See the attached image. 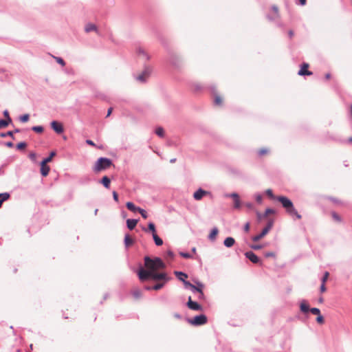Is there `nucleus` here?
Here are the masks:
<instances>
[{
  "instance_id": "3c124183",
  "label": "nucleus",
  "mask_w": 352,
  "mask_h": 352,
  "mask_svg": "<svg viewBox=\"0 0 352 352\" xmlns=\"http://www.w3.org/2000/svg\"><path fill=\"white\" fill-rule=\"evenodd\" d=\"M184 285L186 287H189V288H195V285L191 284L190 282L188 281H186V280H184Z\"/></svg>"
},
{
  "instance_id": "c03bdc74",
  "label": "nucleus",
  "mask_w": 352,
  "mask_h": 352,
  "mask_svg": "<svg viewBox=\"0 0 352 352\" xmlns=\"http://www.w3.org/2000/svg\"><path fill=\"white\" fill-rule=\"evenodd\" d=\"M28 120H29V115L28 114H24L22 116H21V118H20V120L22 122H26L28 121Z\"/></svg>"
},
{
  "instance_id": "e433bc0d",
  "label": "nucleus",
  "mask_w": 352,
  "mask_h": 352,
  "mask_svg": "<svg viewBox=\"0 0 352 352\" xmlns=\"http://www.w3.org/2000/svg\"><path fill=\"white\" fill-rule=\"evenodd\" d=\"M266 195L270 197L271 199H276V196L274 195L273 194V192L271 189H267L266 190Z\"/></svg>"
},
{
  "instance_id": "49530a36",
  "label": "nucleus",
  "mask_w": 352,
  "mask_h": 352,
  "mask_svg": "<svg viewBox=\"0 0 352 352\" xmlns=\"http://www.w3.org/2000/svg\"><path fill=\"white\" fill-rule=\"evenodd\" d=\"M256 217H257L258 221H262L264 218L266 217L265 216H264V214H261L258 211H256Z\"/></svg>"
},
{
  "instance_id": "a18cd8bd",
  "label": "nucleus",
  "mask_w": 352,
  "mask_h": 352,
  "mask_svg": "<svg viewBox=\"0 0 352 352\" xmlns=\"http://www.w3.org/2000/svg\"><path fill=\"white\" fill-rule=\"evenodd\" d=\"M139 212L140 213V214L142 215V217L144 219H147L148 214H147V212H146V210H144V209L140 208L139 210Z\"/></svg>"
},
{
  "instance_id": "cd10ccee",
  "label": "nucleus",
  "mask_w": 352,
  "mask_h": 352,
  "mask_svg": "<svg viewBox=\"0 0 352 352\" xmlns=\"http://www.w3.org/2000/svg\"><path fill=\"white\" fill-rule=\"evenodd\" d=\"M148 230L152 232V235L156 234V230L155 224L152 222L149 223L148 225Z\"/></svg>"
},
{
  "instance_id": "dca6fc26",
  "label": "nucleus",
  "mask_w": 352,
  "mask_h": 352,
  "mask_svg": "<svg viewBox=\"0 0 352 352\" xmlns=\"http://www.w3.org/2000/svg\"><path fill=\"white\" fill-rule=\"evenodd\" d=\"M126 206L128 210L133 212H139V210L140 209V208L135 206V204L132 202H127Z\"/></svg>"
},
{
  "instance_id": "c85d7f7f",
  "label": "nucleus",
  "mask_w": 352,
  "mask_h": 352,
  "mask_svg": "<svg viewBox=\"0 0 352 352\" xmlns=\"http://www.w3.org/2000/svg\"><path fill=\"white\" fill-rule=\"evenodd\" d=\"M155 133L156 135H157L158 136L161 137V138H163L164 136V129L162 127H157L156 129H155Z\"/></svg>"
},
{
  "instance_id": "6e6552de",
  "label": "nucleus",
  "mask_w": 352,
  "mask_h": 352,
  "mask_svg": "<svg viewBox=\"0 0 352 352\" xmlns=\"http://www.w3.org/2000/svg\"><path fill=\"white\" fill-rule=\"evenodd\" d=\"M187 307L194 311H202L203 307L201 305L197 303V302L192 301L190 296L188 298V300L187 302Z\"/></svg>"
},
{
  "instance_id": "20e7f679",
  "label": "nucleus",
  "mask_w": 352,
  "mask_h": 352,
  "mask_svg": "<svg viewBox=\"0 0 352 352\" xmlns=\"http://www.w3.org/2000/svg\"><path fill=\"white\" fill-rule=\"evenodd\" d=\"M111 165H113V163L110 159L106 157H100L96 162L93 170L95 173H98L109 168Z\"/></svg>"
},
{
  "instance_id": "5701e85b",
  "label": "nucleus",
  "mask_w": 352,
  "mask_h": 352,
  "mask_svg": "<svg viewBox=\"0 0 352 352\" xmlns=\"http://www.w3.org/2000/svg\"><path fill=\"white\" fill-rule=\"evenodd\" d=\"M153 240H154L155 243L156 245L160 246V245H162L163 244L162 239L161 238H160L157 234H154L153 236Z\"/></svg>"
},
{
  "instance_id": "6ab92c4d",
  "label": "nucleus",
  "mask_w": 352,
  "mask_h": 352,
  "mask_svg": "<svg viewBox=\"0 0 352 352\" xmlns=\"http://www.w3.org/2000/svg\"><path fill=\"white\" fill-rule=\"evenodd\" d=\"M101 183L105 188H109L111 180L107 176H104L101 180Z\"/></svg>"
},
{
  "instance_id": "8fccbe9b",
  "label": "nucleus",
  "mask_w": 352,
  "mask_h": 352,
  "mask_svg": "<svg viewBox=\"0 0 352 352\" xmlns=\"http://www.w3.org/2000/svg\"><path fill=\"white\" fill-rule=\"evenodd\" d=\"M265 256L268 257H276V254L274 252H267L265 253Z\"/></svg>"
},
{
  "instance_id": "423d86ee",
  "label": "nucleus",
  "mask_w": 352,
  "mask_h": 352,
  "mask_svg": "<svg viewBox=\"0 0 352 352\" xmlns=\"http://www.w3.org/2000/svg\"><path fill=\"white\" fill-rule=\"evenodd\" d=\"M188 322L192 326H200L206 324L208 319L207 317L204 315L196 316L193 318L188 319Z\"/></svg>"
},
{
  "instance_id": "a19ab883",
  "label": "nucleus",
  "mask_w": 352,
  "mask_h": 352,
  "mask_svg": "<svg viewBox=\"0 0 352 352\" xmlns=\"http://www.w3.org/2000/svg\"><path fill=\"white\" fill-rule=\"evenodd\" d=\"M133 294L136 298H138L142 296V292L140 289H135Z\"/></svg>"
},
{
  "instance_id": "7c9ffc66",
  "label": "nucleus",
  "mask_w": 352,
  "mask_h": 352,
  "mask_svg": "<svg viewBox=\"0 0 352 352\" xmlns=\"http://www.w3.org/2000/svg\"><path fill=\"white\" fill-rule=\"evenodd\" d=\"M162 283H157L153 287H152V289L154 290H159V289H162L164 287V285H165V283H166V282H164V280H162Z\"/></svg>"
},
{
  "instance_id": "680f3d73",
  "label": "nucleus",
  "mask_w": 352,
  "mask_h": 352,
  "mask_svg": "<svg viewBox=\"0 0 352 352\" xmlns=\"http://www.w3.org/2000/svg\"><path fill=\"white\" fill-rule=\"evenodd\" d=\"M86 143H87V144L91 145V146H96V144H94V142L92 140H86Z\"/></svg>"
},
{
  "instance_id": "0e129e2a",
  "label": "nucleus",
  "mask_w": 352,
  "mask_h": 352,
  "mask_svg": "<svg viewBox=\"0 0 352 352\" xmlns=\"http://www.w3.org/2000/svg\"><path fill=\"white\" fill-rule=\"evenodd\" d=\"M181 256H183L184 258H190V254L188 253H180Z\"/></svg>"
},
{
  "instance_id": "a211bd4d",
  "label": "nucleus",
  "mask_w": 352,
  "mask_h": 352,
  "mask_svg": "<svg viewBox=\"0 0 352 352\" xmlns=\"http://www.w3.org/2000/svg\"><path fill=\"white\" fill-rule=\"evenodd\" d=\"M85 30L86 32L97 31V27L93 23H88L85 25Z\"/></svg>"
},
{
  "instance_id": "ddd939ff",
  "label": "nucleus",
  "mask_w": 352,
  "mask_h": 352,
  "mask_svg": "<svg viewBox=\"0 0 352 352\" xmlns=\"http://www.w3.org/2000/svg\"><path fill=\"white\" fill-rule=\"evenodd\" d=\"M245 256L253 263H258L260 261V259L253 252H247L245 254Z\"/></svg>"
},
{
  "instance_id": "69168bd1",
  "label": "nucleus",
  "mask_w": 352,
  "mask_h": 352,
  "mask_svg": "<svg viewBox=\"0 0 352 352\" xmlns=\"http://www.w3.org/2000/svg\"><path fill=\"white\" fill-rule=\"evenodd\" d=\"M112 111H113V108H111V107L108 109L107 117H109L111 114Z\"/></svg>"
},
{
  "instance_id": "4be33fe9",
  "label": "nucleus",
  "mask_w": 352,
  "mask_h": 352,
  "mask_svg": "<svg viewBox=\"0 0 352 352\" xmlns=\"http://www.w3.org/2000/svg\"><path fill=\"white\" fill-rule=\"evenodd\" d=\"M138 53L140 56L144 57L146 60H148L150 58V56L146 54L145 50L142 48L138 49Z\"/></svg>"
},
{
  "instance_id": "603ef678",
  "label": "nucleus",
  "mask_w": 352,
  "mask_h": 352,
  "mask_svg": "<svg viewBox=\"0 0 352 352\" xmlns=\"http://www.w3.org/2000/svg\"><path fill=\"white\" fill-rule=\"evenodd\" d=\"M3 115L7 118L6 120L8 121L9 122H12V120L9 116V113H8V110L4 111Z\"/></svg>"
},
{
  "instance_id": "ea45409f",
  "label": "nucleus",
  "mask_w": 352,
  "mask_h": 352,
  "mask_svg": "<svg viewBox=\"0 0 352 352\" xmlns=\"http://www.w3.org/2000/svg\"><path fill=\"white\" fill-rule=\"evenodd\" d=\"M272 11H273V12H274V18H273V19H274V18H276V17H278V7H277V6H274L272 8Z\"/></svg>"
},
{
  "instance_id": "393cba45",
  "label": "nucleus",
  "mask_w": 352,
  "mask_h": 352,
  "mask_svg": "<svg viewBox=\"0 0 352 352\" xmlns=\"http://www.w3.org/2000/svg\"><path fill=\"white\" fill-rule=\"evenodd\" d=\"M124 243H125L126 246H130L133 243V240L131 239V237L129 234H126V235H125V237H124Z\"/></svg>"
},
{
  "instance_id": "a878e982",
  "label": "nucleus",
  "mask_w": 352,
  "mask_h": 352,
  "mask_svg": "<svg viewBox=\"0 0 352 352\" xmlns=\"http://www.w3.org/2000/svg\"><path fill=\"white\" fill-rule=\"evenodd\" d=\"M300 310L301 311L306 313L309 311H310L309 305L305 303V302H301L300 304Z\"/></svg>"
},
{
  "instance_id": "2eb2a0df",
  "label": "nucleus",
  "mask_w": 352,
  "mask_h": 352,
  "mask_svg": "<svg viewBox=\"0 0 352 352\" xmlns=\"http://www.w3.org/2000/svg\"><path fill=\"white\" fill-rule=\"evenodd\" d=\"M138 222V221L136 219H127L126 220L127 228L131 230H133L135 228V227L136 226Z\"/></svg>"
},
{
  "instance_id": "37998d69",
  "label": "nucleus",
  "mask_w": 352,
  "mask_h": 352,
  "mask_svg": "<svg viewBox=\"0 0 352 352\" xmlns=\"http://www.w3.org/2000/svg\"><path fill=\"white\" fill-rule=\"evenodd\" d=\"M214 102L217 105H221L222 104V98L219 96H215Z\"/></svg>"
},
{
  "instance_id": "39448f33",
  "label": "nucleus",
  "mask_w": 352,
  "mask_h": 352,
  "mask_svg": "<svg viewBox=\"0 0 352 352\" xmlns=\"http://www.w3.org/2000/svg\"><path fill=\"white\" fill-rule=\"evenodd\" d=\"M273 225H274V219H270L267 221V224L265 226V228H263V230H262V232L260 234L254 236L252 239V241L257 242V241H260L261 239H263L266 234H267V233L272 229Z\"/></svg>"
},
{
  "instance_id": "aec40b11",
  "label": "nucleus",
  "mask_w": 352,
  "mask_h": 352,
  "mask_svg": "<svg viewBox=\"0 0 352 352\" xmlns=\"http://www.w3.org/2000/svg\"><path fill=\"white\" fill-rule=\"evenodd\" d=\"M270 153V149L267 148H262L258 150L257 153L259 157H263Z\"/></svg>"
},
{
  "instance_id": "f704fd0d",
  "label": "nucleus",
  "mask_w": 352,
  "mask_h": 352,
  "mask_svg": "<svg viewBox=\"0 0 352 352\" xmlns=\"http://www.w3.org/2000/svg\"><path fill=\"white\" fill-rule=\"evenodd\" d=\"M9 123L10 122L6 120H0V129L6 127Z\"/></svg>"
},
{
  "instance_id": "4468645a",
  "label": "nucleus",
  "mask_w": 352,
  "mask_h": 352,
  "mask_svg": "<svg viewBox=\"0 0 352 352\" xmlns=\"http://www.w3.org/2000/svg\"><path fill=\"white\" fill-rule=\"evenodd\" d=\"M50 166L46 163L41 162V173L43 176L46 177L50 172Z\"/></svg>"
},
{
  "instance_id": "f8f14e48",
  "label": "nucleus",
  "mask_w": 352,
  "mask_h": 352,
  "mask_svg": "<svg viewBox=\"0 0 352 352\" xmlns=\"http://www.w3.org/2000/svg\"><path fill=\"white\" fill-rule=\"evenodd\" d=\"M228 196L233 199L234 208L236 209H239L241 206V202L239 195L237 193H232L231 195H230Z\"/></svg>"
},
{
  "instance_id": "1a4fd4ad",
  "label": "nucleus",
  "mask_w": 352,
  "mask_h": 352,
  "mask_svg": "<svg viewBox=\"0 0 352 352\" xmlns=\"http://www.w3.org/2000/svg\"><path fill=\"white\" fill-rule=\"evenodd\" d=\"M309 65L307 63H304L301 65L300 69L298 71V74L299 76H311L312 72L308 70Z\"/></svg>"
},
{
  "instance_id": "13d9d810",
  "label": "nucleus",
  "mask_w": 352,
  "mask_h": 352,
  "mask_svg": "<svg viewBox=\"0 0 352 352\" xmlns=\"http://www.w3.org/2000/svg\"><path fill=\"white\" fill-rule=\"evenodd\" d=\"M326 291H327V288L325 287V283H322L321 286H320V292L322 293H324Z\"/></svg>"
},
{
  "instance_id": "de8ad7c7",
  "label": "nucleus",
  "mask_w": 352,
  "mask_h": 352,
  "mask_svg": "<svg viewBox=\"0 0 352 352\" xmlns=\"http://www.w3.org/2000/svg\"><path fill=\"white\" fill-rule=\"evenodd\" d=\"M329 273L328 272H324L323 277L322 278V283H325L329 278Z\"/></svg>"
},
{
  "instance_id": "9d476101",
  "label": "nucleus",
  "mask_w": 352,
  "mask_h": 352,
  "mask_svg": "<svg viewBox=\"0 0 352 352\" xmlns=\"http://www.w3.org/2000/svg\"><path fill=\"white\" fill-rule=\"evenodd\" d=\"M51 126L52 129L57 133H61L63 132V124L57 121L52 122Z\"/></svg>"
},
{
  "instance_id": "4c0bfd02",
  "label": "nucleus",
  "mask_w": 352,
  "mask_h": 352,
  "mask_svg": "<svg viewBox=\"0 0 352 352\" xmlns=\"http://www.w3.org/2000/svg\"><path fill=\"white\" fill-rule=\"evenodd\" d=\"M310 311L311 314L316 315L317 316L320 314V311L318 308H311L310 309Z\"/></svg>"
},
{
  "instance_id": "58836bf2",
  "label": "nucleus",
  "mask_w": 352,
  "mask_h": 352,
  "mask_svg": "<svg viewBox=\"0 0 352 352\" xmlns=\"http://www.w3.org/2000/svg\"><path fill=\"white\" fill-rule=\"evenodd\" d=\"M274 213H275L274 210H273L272 208H267L265 211L264 216H265L267 217L268 215L274 214Z\"/></svg>"
},
{
  "instance_id": "5fc2aeb1",
  "label": "nucleus",
  "mask_w": 352,
  "mask_h": 352,
  "mask_svg": "<svg viewBox=\"0 0 352 352\" xmlns=\"http://www.w3.org/2000/svg\"><path fill=\"white\" fill-rule=\"evenodd\" d=\"M12 135H13V132L12 131H8L6 133H1V137H2V138H5L6 136L12 137Z\"/></svg>"
},
{
  "instance_id": "412c9836",
  "label": "nucleus",
  "mask_w": 352,
  "mask_h": 352,
  "mask_svg": "<svg viewBox=\"0 0 352 352\" xmlns=\"http://www.w3.org/2000/svg\"><path fill=\"white\" fill-rule=\"evenodd\" d=\"M175 274L180 280H182L183 282L185 280V278L188 277L186 274L182 272H175Z\"/></svg>"
},
{
  "instance_id": "0eeeda50",
  "label": "nucleus",
  "mask_w": 352,
  "mask_h": 352,
  "mask_svg": "<svg viewBox=\"0 0 352 352\" xmlns=\"http://www.w3.org/2000/svg\"><path fill=\"white\" fill-rule=\"evenodd\" d=\"M151 72L152 69L150 67H146L142 72L136 77V79L142 82H144L149 77Z\"/></svg>"
},
{
  "instance_id": "bf43d9fd",
  "label": "nucleus",
  "mask_w": 352,
  "mask_h": 352,
  "mask_svg": "<svg viewBox=\"0 0 352 352\" xmlns=\"http://www.w3.org/2000/svg\"><path fill=\"white\" fill-rule=\"evenodd\" d=\"M113 199L116 201V202H118V193L116 192V191H113Z\"/></svg>"
},
{
  "instance_id": "338daca9",
  "label": "nucleus",
  "mask_w": 352,
  "mask_h": 352,
  "mask_svg": "<svg viewBox=\"0 0 352 352\" xmlns=\"http://www.w3.org/2000/svg\"><path fill=\"white\" fill-rule=\"evenodd\" d=\"M299 1L302 6H304L306 4L307 0H299Z\"/></svg>"
},
{
  "instance_id": "79ce46f5",
  "label": "nucleus",
  "mask_w": 352,
  "mask_h": 352,
  "mask_svg": "<svg viewBox=\"0 0 352 352\" xmlns=\"http://www.w3.org/2000/svg\"><path fill=\"white\" fill-rule=\"evenodd\" d=\"M316 321L319 324H323L324 322V320L323 316L321 314L318 316L317 318H316Z\"/></svg>"
},
{
  "instance_id": "052dcab7",
  "label": "nucleus",
  "mask_w": 352,
  "mask_h": 352,
  "mask_svg": "<svg viewBox=\"0 0 352 352\" xmlns=\"http://www.w3.org/2000/svg\"><path fill=\"white\" fill-rule=\"evenodd\" d=\"M256 200L258 203L261 204L262 202V200H263V197L261 195H257L256 197Z\"/></svg>"
},
{
  "instance_id": "b1692460",
  "label": "nucleus",
  "mask_w": 352,
  "mask_h": 352,
  "mask_svg": "<svg viewBox=\"0 0 352 352\" xmlns=\"http://www.w3.org/2000/svg\"><path fill=\"white\" fill-rule=\"evenodd\" d=\"M219 230L217 228H214L212 230L210 234H209V239L211 240L215 239L217 235L218 234Z\"/></svg>"
},
{
  "instance_id": "4d7b16f0",
  "label": "nucleus",
  "mask_w": 352,
  "mask_h": 352,
  "mask_svg": "<svg viewBox=\"0 0 352 352\" xmlns=\"http://www.w3.org/2000/svg\"><path fill=\"white\" fill-rule=\"evenodd\" d=\"M250 224L249 222H248L244 226V231L245 232H248L250 231Z\"/></svg>"
},
{
  "instance_id": "864d4df0",
  "label": "nucleus",
  "mask_w": 352,
  "mask_h": 352,
  "mask_svg": "<svg viewBox=\"0 0 352 352\" xmlns=\"http://www.w3.org/2000/svg\"><path fill=\"white\" fill-rule=\"evenodd\" d=\"M29 157L34 162H35L36 160V154L34 152L30 153Z\"/></svg>"
},
{
  "instance_id": "c9c22d12",
  "label": "nucleus",
  "mask_w": 352,
  "mask_h": 352,
  "mask_svg": "<svg viewBox=\"0 0 352 352\" xmlns=\"http://www.w3.org/2000/svg\"><path fill=\"white\" fill-rule=\"evenodd\" d=\"M53 58L56 60V61L59 63L60 65H61L62 66H65V63L64 61V60L60 57H56V56H53Z\"/></svg>"
},
{
  "instance_id": "bb28decb",
  "label": "nucleus",
  "mask_w": 352,
  "mask_h": 352,
  "mask_svg": "<svg viewBox=\"0 0 352 352\" xmlns=\"http://www.w3.org/2000/svg\"><path fill=\"white\" fill-rule=\"evenodd\" d=\"M203 287H204V285L202 284L199 283L198 286H195V288H190V289L192 291H197V292H199L201 294V296H204V294L202 292Z\"/></svg>"
},
{
  "instance_id": "2f4dec72",
  "label": "nucleus",
  "mask_w": 352,
  "mask_h": 352,
  "mask_svg": "<svg viewBox=\"0 0 352 352\" xmlns=\"http://www.w3.org/2000/svg\"><path fill=\"white\" fill-rule=\"evenodd\" d=\"M56 155V153L54 151L51 152L50 156L45 159H44L42 162L47 164L50 162L52 160V158Z\"/></svg>"
},
{
  "instance_id": "9b49d317",
  "label": "nucleus",
  "mask_w": 352,
  "mask_h": 352,
  "mask_svg": "<svg viewBox=\"0 0 352 352\" xmlns=\"http://www.w3.org/2000/svg\"><path fill=\"white\" fill-rule=\"evenodd\" d=\"M209 194V192L199 188L198 190L194 192L193 197L195 200H201L204 196Z\"/></svg>"
},
{
  "instance_id": "e2e57ef3",
  "label": "nucleus",
  "mask_w": 352,
  "mask_h": 352,
  "mask_svg": "<svg viewBox=\"0 0 352 352\" xmlns=\"http://www.w3.org/2000/svg\"><path fill=\"white\" fill-rule=\"evenodd\" d=\"M245 206L248 209H251V210H252V209H253V208H254L253 205H252V204H251V203H246V204H245Z\"/></svg>"
},
{
  "instance_id": "09e8293b",
  "label": "nucleus",
  "mask_w": 352,
  "mask_h": 352,
  "mask_svg": "<svg viewBox=\"0 0 352 352\" xmlns=\"http://www.w3.org/2000/svg\"><path fill=\"white\" fill-rule=\"evenodd\" d=\"M26 147V143L20 142L16 145V148L19 150L24 149Z\"/></svg>"
},
{
  "instance_id": "f257e3e1",
  "label": "nucleus",
  "mask_w": 352,
  "mask_h": 352,
  "mask_svg": "<svg viewBox=\"0 0 352 352\" xmlns=\"http://www.w3.org/2000/svg\"><path fill=\"white\" fill-rule=\"evenodd\" d=\"M139 278L141 281H145L147 279H152L153 280H164L166 282L168 278L165 273H157L156 271H147L144 269L140 270L138 272Z\"/></svg>"
},
{
  "instance_id": "6e6d98bb",
  "label": "nucleus",
  "mask_w": 352,
  "mask_h": 352,
  "mask_svg": "<svg viewBox=\"0 0 352 352\" xmlns=\"http://www.w3.org/2000/svg\"><path fill=\"white\" fill-rule=\"evenodd\" d=\"M250 248L253 250H261L263 248V246L261 245H252Z\"/></svg>"
},
{
  "instance_id": "f3484780",
  "label": "nucleus",
  "mask_w": 352,
  "mask_h": 352,
  "mask_svg": "<svg viewBox=\"0 0 352 352\" xmlns=\"http://www.w3.org/2000/svg\"><path fill=\"white\" fill-rule=\"evenodd\" d=\"M235 243L234 239L232 237H227L223 242L225 246L228 248L232 247Z\"/></svg>"
},
{
  "instance_id": "774afa93",
  "label": "nucleus",
  "mask_w": 352,
  "mask_h": 352,
  "mask_svg": "<svg viewBox=\"0 0 352 352\" xmlns=\"http://www.w3.org/2000/svg\"><path fill=\"white\" fill-rule=\"evenodd\" d=\"M330 78H331V74H327L325 75V78H326L327 80H329Z\"/></svg>"
},
{
  "instance_id": "72a5a7b5",
  "label": "nucleus",
  "mask_w": 352,
  "mask_h": 352,
  "mask_svg": "<svg viewBox=\"0 0 352 352\" xmlns=\"http://www.w3.org/2000/svg\"><path fill=\"white\" fill-rule=\"evenodd\" d=\"M32 129L36 133H42L43 131V128L41 126H33Z\"/></svg>"
},
{
  "instance_id": "f03ea898",
  "label": "nucleus",
  "mask_w": 352,
  "mask_h": 352,
  "mask_svg": "<svg viewBox=\"0 0 352 352\" xmlns=\"http://www.w3.org/2000/svg\"><path fill=\"white\" fill-rule=\"evenodd\" d=\"M276 200L281 203L283 208H285L288 214L293 217L295 216L298 219H301L302 216L298 212L296 209L294 208L292 201L287 197L284 196H278L276 197Z\"/></svg>"
},
{
  "instance_id": "c756f323",
  "label": "nucleus",
  "mask_w": 352,
  "mask_h": 352,
  "mask_svg": "<svg viewBox=\"0 0 352 352\" xmlns=\"http://www.w3.org/2000/svg\"><path fill=\"white\" fill-rule=\"evenodd\" d=\"M10 198V194L8 192L0 193V201L3 203Z\"/></svg>"
},
{
  "instance_id": "473e14b6",
  "label": "nucleus",
  "mask_w": 352,
  "mask_h": 352,
  "mask_svg": "<svg viewBox=\"0 0 352 352\" xmlns=\"http://www.w3.org/2000/svg\"><path fill=\"white\" fill-rule=\"evenodd\" d=\"M331 217L333 219V220L337 222H340L342 221V219L340 217V215L335 212H331Z\"/></svg>"
},
{
  "instance_id": "7ed1b4c3",
  "label": "nucleus",
  "mask_w": 352,
  "mask_h": 352,
  "mask_svg": "<svg viewBox=\"0 0 352 352\" xmlns=\"http://www.w3.org/2000/svg\"><path fill=\"white\" fill-rule=\"evenodd\" d=\"M144 265L147 271L153 272L164 269L165 265L160 258H155L151 259L148 256L144 258Z\"/></svg>"
}]
</instances>
